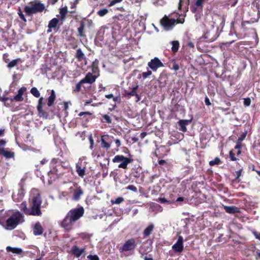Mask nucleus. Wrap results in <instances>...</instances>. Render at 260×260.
I'll return each mask as SVG.
<instances>
[{
	"label": "nucleus",
	"mask_w": 260,
	"mask_h": 260,
	"mask_svg": "<svg viewBox=\"0 0 260 260\" xmlns=\"http://www.w3.org/2000/svg\"><path fill=\"white\" fill-rule=\"evenodd\" d=\"M85 249H80L77 245H74L72 248V253L77 257H79L84 252Z\"/></svg>",
	"instance_id": "412c9836"
},
{
	"label": "nucleus",
	"mask_w": 260,
	"mask_h": 260,
	"mask_svg": "<svg viewBox=\"0 0 260 260\" xmlns=\"http://www.w3.org/2000/svg\"><path fill=\"white\" fill-rule=\"evenodd\" d=\"M3 155L7 158H11L14 157V153L10 151H6L4 149Z\"/></svg>",
	"instance_id": "c9c22d12"
},
{
	"label": "nucleus",
	"mask_w": 260,
	"mask_h": 260,
	"mask_svg": "<svg viewBox=\"0 0 260 260\" xmlns=\"http://www.w3.org/2000/svg\"><path fill=\"white\" fill-rule=\"evenodd\" d=\"M84 213V209L82 206L70 210L60 222V226L63 228L66 232L70 231L73 229L74 223L83 216Z\"/></svg>",
	"instance_id": "f03ea898"
},
{
	"label": "nucleus",
	"mask_w": 260,
	"mask_h": 260,
	"mask_svg": "<svg viewBox=\"0 0 260 260\" xmlns=\"http://www.w3.org/2000/svg\"><path fill=\"white\" fill-rule=\"evenodd\" d=\"M188 120H180L178 121V124L180 126L179 129L183 132L187 131L186 125L188 124Z\"/></svg>",
	"instance_id": "393cba45"
},
{
	"label": "nucleus",
	"mask_w": 260,
	"mask_h": 260,
	"mask_svg": "<svg viewBox=\"0 0 260 260\" xmlns=\"http://www.w3.org/2000/svg\"><path fill=\"white\" fill-rule=\"evenodd\" d=\"M171 44H172V51L175 53H176L179 49L180 44L178 41H173L171 42Z\"/></svg>",
	"instance_id": "c85d7f7f"
},
{
	"label": "nucleus",
	"mask_w": 260,
	"mask_h": 260,
	"mask_svg": "<svg viewBox=\"0 0 260 260\" xmlns=\"http://www.w3.org/2000/svg\"><path fill=\"white\" fill-rule=\"evenodd\" d=\"M223 208L226 213L230 214H234L240 212L239 209L234 206H229L223 205Z\"/></svg>",
	"instance_id": "aec40b11"
},
{
	"label": "nucleus",
	"mask_w": 260,
	"mask_h": 260,
	"mask_svg": "<svg viewBox=\"0 0 260 260\" xmlns=\"http://www.w3.org/2000/svg\"><path fill=\"white\" fill-rule=\"evenodd\" d=\"M229 156L231 160L236 161L237 160V158L235 157V154L233 152V150H231L229 152Z\"/></svg>",
	"instance_id": "c03bdc74"
},
{
	"label": "nucleus",
	"mask_w": 260,
	"mask_h": 260,
	"mask_svg": "<svg viewBox=\"0 0 260 260\" xmlns=\"http://www.w3.org/2000/svg\"><path fill=\"white\" fill-rule=\"evenodd\" d=\"M6 144V141L5 140H0V146H4Z\"/></svg>",
	"instance_id": "e2e57ef3"
},
{
	"label": "nucleus",
	"mask_w": 260,
	"mask_h": 260,
	"mask_svg": "<svg viewBox=\"0 0 260 260\" xmlns=\"http://www.w3.org/2000/svg\"><path fill=\"white\" fill-rule=\"evenodd\" d=\"M138 87H139V85H137L135 87H134L132 88V91H129V92H125L126 94L128 96H135L137 97V98L138 99L137 101H139L140 100L139 95L136 92V90H137Z\"/></svg>",
	"instance_id": "a878e982"
},
{
	"label": "nucleus",
	"mask_w": 260,
	"mask_h": 260,
	"mask_svg": "<svg viewBox=\"0 0 260 260\" xmlns=\"http://www.w3.org/2000/svg\"><path fill=\"white\" fill-rule=\"evenodd\" d=\"M111 138H113V137H110L108 135L102 136L101 137V147L106 149H109L112 143Z\"/></svg>",
	"instance_id": "f8f14e48"
},
{
	"label": "nucleus",
	"mask_w": 260,
	"mask_h": 260,
	"mask_svg": "<svg viewBox=\"0 0 260 260\" xmlns=\"http://www.w3.org/2000/svg\"><path fill=\"white\" fill-rule=\"evenodd\" d=\"M83 194V191L80 187H78L74 192L73 199L75 201L79 200L81 195Z\"/></svg>",
	"instance_id": "5701e85b"
},
{
	"label": "nucleus",
	"mask_w": 260,
	"mask_h": 260,
	"mask_svg": "<svg viewBox=\"0 0 260 260\" xmlns=\"http://www.w3.org/2000/svg\"><path fill=\"white\" fill-rule=\"evenodd\" d=\"M9 100H10L12 102H21L23 100V98L22 97V96L17 94L13 98L9 99Z\"/></svg>",
	"instance_id": "58836bf2"
},
{
	"label": "nucleus",
	"mask_w": 260,
	"mask_h": 260,
	"mask_svg": "<svg viewBox=\"0 0 260 260\" xmlns=\"http://www.w3.org/2000/svg\"><path fill=\"white\" fill-rule=\"evenodd\" d=\"M124 199L122 197H118L116 198L115 200H111V203L112 204H120L122 202H123Z\"/></svg>",
	"instance_id": "ea45409f"
},
{
	"label": "nucleus",
	"mask_w": 260,
	"mask_h": 260,
	"mask_svg": "<svg viewBox=\"0 0 260 260\" xmlns=\"http://www.w3.org/2000/svg\"><path fill=\"white\" fill-rule=\"evenodd\" d=\"M45 9L44 5L40 2L31 3L30 6H25L24 8V12L28 16H31L33 14L42 12Z\"/></svg>",
	"instance_id": "20e7f679"
},
{
	"label": "nucleus",
	"mask_w": 260,
	"mask_h": 260,
	"mask_svg": "<svg viewBox=\"0 0 260 260\" xmlns=\"http://www.w3.org/2000/svg\"><path fill=\"white\" fill-rule=\"evenodd\" d=\"M72 18H73L76 21H78L80 18V16L77 14H76L75 15H72Z\"/></svg>",
	"instance_id": "13d9d810"
},
{
	"label": "nucleus",
	"mask_w": 260,
	"mask_h": 260,
	"mask_svg": "<svg viewBox=\"0 0 260 260\" xmlns=\"http://www.w3.org/2000/svg\"><path fill=\"white\" fill-rule=\"evenodd\" d=\"M63 109L64 110L67 111L69 108V105H68V102H63Z\"/></svg>",
	"instance_id": "680f3d73"
},
{
	"label": "nucleus",
	"mask_w": 260,
	"mask_h": 260,
	"mask_svg": "<svg viewBox=\"0 0 260 260\" xmlns=\"http://www.w3.org/2000/svg\"><path fill=\"white\" fill-rule=\"evenodd\" d=\"M44 99L43 97H41L39 99L38 105L37 106V109L38 112V115L40 117H43L44 118L47 119L48 117V113L43 109V106L44 104Z\"/></svg>",
	"instance_id": "1a4fd4ad"
},
{
	"label": "nucleus",
	"mask_w": 260,
	"mask_h": 260,
	"mask_svg": "<svg viewBox=\"0 0 260 260\" xmlns=\"http://www.w3.org/2000/svg\"><path fill=\"white\" fill-rule=\"evenodd\" d=\"M102 117L104 120L103 122H106L109 124H110L112 123V120L109 115H108L107 114H105V115H103Z\"/></svg>",
	"instance_id": "79ce46f5"
},
{
	"label": "nucleus",
	"mask_w": 260,
	"mask_h": 260,
	"mask_svg": "<svg viewBox=\"0 0 260 260\" xmlns=\"http://www.w3.org/2000/svg\"><path fill=\"white\" fill-rule=\"evenodd\" d=\"M158 201H159L161 203H169L170 204L171 202L170 201L167 200L165 198H159L158 199Z\"/></svg>",
	"instance_id": "09e8293b"
},
{
	"label": "nucleus",
	"mask_w": 260,
	"mask_h": 260,
	"mask_svg": "<svg viewBox=\"0 0 260 260\" xmlns=\"http://www.w3.org/2000/svg\"><path fill=\"white\" fill-rule=\"evenodd\" d=\"M174 19H171L170 17L165 15L160 20V24L165 30H170L176 25Z\"/></svg>",
	"instance_id": "423d86ee"
},
{
	"label": "nucleus",
	"mask_w": 260,
	"mask_h": 260,
	"mask_svg": "<svg viewBox=\"0 0 260 260\" xmlns=\"http://www.w3.org/2000/svg\"><path fill=\"white\" fill-rule=\"evenodd\" d=\"M30 92L35 98H39L40 96V93L37 87H34L31 88Z\"/></svg>",
	"instance_id": "473e14b6"
},
{
	"label": "nucleus",
	"mask_w": 260,
	"mask_h": 260,
	"mask_svg": "<svg viewBox=\"0 0 260 260\" xmlns=\"http://www.w3.org/2000/svg\"><path fill=\"white\" fill-rule=\"evenodd\" d=\"M87 258L90 260H100L99 257L96 255L89 254L87 256Z\"/></svg>",
	"instance_id": "a18cd8bd"
},
{
	"label": "nucleus",
	"mask_w": 260,
	"mask_h": 260,
	"mask_svg": "<svg viewBox=\"0 0 260 260\" xmlns=\"http://www.w3.org/2000/svg\"><path fill=\"white\" fill-rule=\"evenodd\" d=\"M152 74V71L148 69L147 72H143L142 74H139L138 76V79H141V78H142L143 80H145L149 76L151 75Z\"/></svg>",
	"instance_id": "c756f323"
},
{
	"label": "nucleus",
	"mask_w": 260,
	"mask_h": 260,
	"mask_svg": "<svg viewBox=\"0 0 260 260\" xmlns=\"http://www.w3.org/2000/svg\"><path fill=\"white\" fill-rule=\"evenodd\" d=\"M127 189L132 190L134 192H137V188L134 186V185H129L127 186L126 188Z\"/></svg>",
	"instance_id": "de8ad7c7"
},
{
	"label": "nucleus",
	"mask_w": 260,
	"mask_h": 260,
	"mask_svg": "<svg viewBox=\"0 0 260 260\" xmlns=\"http://www.w3.org/2000/svg\"><path fill=\"white\" fill-rule=\"evenodd\" d=\"M24 215L19 211L13 213L6 221L4 226L8 230L14 229L19 223L24 221Z\"/></svg>",
	"instance_id": "7ed1b4c3"
},
{
	"label": "nucleus",
	"mask_w": 260,
	"mask_h": 260,
	"mask_svg": "<svg viewBox=\"0 0 260 260\" xmlns=\"http://www.w3.org/2000/svg\"><path fill=\"white\" fill-rule=\"evenodd\" d=\"M108 13V10L106 8H104L98 11L97 14L100 17H103Z\"/></svg>",
	"instance_id": "e433bc0d"
},
{
	"label": "nucleus",
	"mask_w": 260,
	"mask_h": 260,
	"mask_svg": "<svg viewBox=\"0 0 260 260\" xmlns=\"http://www.w3.org/2000/svg\"><path fill=\"white\" fill-rule=\"evenodd\" d=\"M20 60V59H19V58H17V59H14V60H12L8 64V65H7L8 68L11 69V68L14 67L15 66H16L17 64V63H18V62Z\"/></svg>",
	"instance_id": "72a5a7b5"
},
{
	"label": "nucleus",
	"mask_w": 260,
	"mask_h": 260,
	"mask_svg": "<svg viewBox=\"0 0 260 260\" xmlns=\"http://www.w3.org/2000/svg\"><path fill=\"white\" fill-rule=\"evenodd\" d=\"M250 22L249 21H244L242 22L241 26L242 28L243 29L244 31H246L247 30V28L246 27V24L249 23Z\"/></svg>",
	"instance_id": "3c124183"
},
{
	"label": "nucleus",
	"mask_w": 260,
	"mask_h": 260,
	"mask_svg": "<svg viewBox=\"0 0 260 260\" xmlns=\"http://www.w3.org/2000/svg\"><path fill=\"white\" fill-rule=\"evenodd\" d=\"M76 14H77V13L75 10H72L68 12V17H72V15H75Z\"/></svg>",
	"instance_id": "4d7b16f0"
},
{
	"label": "nucleus",
	"mask_w": 260,
	"mask_h": 260,
	"mask_svg": "<svg viewBox=\"0 0 260 260\" xmlns=\"http://www.w3.org/2000/svg\"><path fill=\"white\" fill-rule=\"evenodd\" d=\"M76 169L78 175L83 177L85 175V168H82L81 166L77 164L76 165Z\"/></svg>",
	"instance_id": "2f4dec72"
},
{
	"label": "nucleus",
	"mask_w": 260,
	"mask_h": 260,
	"mask_svg": "<svg viewBox=\"0 0 260 260\" xmlns=\"http://www.w3.org/2000/svg\"><path fill=\"white\" fill-rule=\"evenodd\" d=\"M115 142L117 145V147H119L121 145L120 141L119 139H116V140H115Z\"/></svg>",
	"instance_id": "338daca9"
},
{
	"label": "nucleus",
	"mask_w": 260,
	"mask_h": 260,
	"mask_svg": "<svg viewBox=\"0 0 260 260\" xmlns=\"http://www.w3.org/2000/svg\"><path fill=\"white\" fill-rule=\"evenodd\" d=\"M255 258L256 259H260V252L259 251H256L255 253Z\"/></svg>",
	"instance_id": "774afa93"
},
{
	"label": "nucleus",
	"mask_w": 260,
	"mask_h": 260,
	"mask_svg": "<svg viewBox=\"0 0 260 260\" xmlns=\"http://www.w3.org/2000/svg\"><path fill=\"white\" fill-rule=\"evenodd\" d=\"M56 99L55 92L54 90H51V94L47 99V105L51 107L54 103Z\"/></svg>",
	"instance_id": "4be33fe9"
},
{
	"label": "nucleus",
	"mask_w": 260,
	"mask_h": 260,
	"mask_svg": "<svg viewBox=\"0 0 260 260\" xmlns=\"http://www.w3.org/2000/svg\"><path fill=\"white\" fill-rule=\"evenodd\" d=\"M247 134V131H245L238 139L239 143H242V142L245 139Z\"/></svg>",
	"instance_id": "a19ab883"
},
{
	"label": "nucleus",
	"mask_w": 260,
	"mask_h": 260,
	"mask_svg": "<svg viewBox=\"0 0 260 260\" xmlns=\"http://www.w3.org/2000/svg\"><path fill=\"white\" fill-rule=\"evenodd\" d=\"M7 252H11L13 253L20 254L22 252V250L19 248L12 247L11 246H7L6 248Z\"/></svg>",
	"instance_id": "bb28decb"
},
{
	"label": "nucleus",
	"mask_w": 260,
	"mask_h": 260,
	"mask_svg": "<svg viewBox=\"0 0 260 260\" xmlns=\"http://www.w3.org/2000/svg\"><path fill=\"white\" fill-rule=\"evenodd\" d=\"M148 66L153 72H156L159 68L163 67L164 66L161 60L155 57L148 62Z\"/></svg>",
	"instance_id": "6e6552de"
},
{
	"label": "nucleus",
	"mask_w": 260,
	"mask_h": 260,
	"mask_svg": "<svg viewBox=\"0 0 260 260\" xmlns=\"http://www.w3.org/2000/svg\"><path fill=\"white\" fill-rule=\"evenodd\" d=\"M154 226L153 224H150L143 231L144 237L149 236L154 229Z\"/></svg>",
	"instance_id": "cd10ccee"
},
{
	"label": "nucleus",
	"mask_w": 260,
	"mask_h": 260,
	"mask_svg": "<svg viewBox=\"0 0 260 260\" xmlns=\"http://www.w3.org/2000/svg\"><path fill=\"white\" fill-rule=\"evenodd\" d=\"M251 100L249 98L244 99V104L246 106H249L250 105Z\"/></svg>",
	"instance_id": "864d4df0"
},
{
	"label": "nucleus",
	"mask_w": 260,
	"mask_h": 260,
	"mask_svg": "<svg viewBox=\"0 0 260 260\" xmlns=\"http://www.w3.org/2000/svg\"><path fill=\"white\" fill-rule=\"evenodd\" d=\"M60 18L59 20L61 22V24L64 21L66 17L68 16V11L67 6L61 8L59 9Z\"/></svg>",
	"instance_id": "a211bd4d"
},
{
	"label": "nucleus",
	"mask_w": 260,
	"mask_h": 260,
	"mask_svg": "<svg viewBox=\"0 0 260 260\" xmlns=\"http://www.w3.org/2000/svg\"><path fill=\"white\" fill-rule=\"evenodd\" d=\"M172 248L176 253H180L183 251V238L181 236L178 237L177 242L172 246Z\"/></svg>",
	"instance_id": "9d476101"
},
{
	"label": "nucleus",
	"mask_w": 260,
	"mask_h": 260,
	"mask_svg": "<svg viewBox=\"0 0 260 260\" xmlns=\"http://www.w3.org/2000/svg\"><path fill=\"white\" fill-rule=\"evenodd\" d=\"M259 170L256 169L254 167H253L252 170L255 171L257 173V174L260 176V167H259Z\"/></svg>",
	"instance_id": "0e129e2a"
},
{
	"label": "nucleus",
	"mask_w": 260,
	"mask_h": 260,
	"mask_svg": "<svg viewBox=\"0 0 260 260\" xmlns=\"http://www.w3.org/2000/svg\"><path fill=\"white\" fill-rule=\"evenodd\" d=\"M211 35V32L207 31L202 36L200 39H204L207 42H212L216 40V37L215 36H212Z\"/></svg>",
	"instance_id": "6ab92c4d"
},
{
	"label": "nucleus",
	"mask_w": 260,
	"mask_h": 260,
	"mask_svg": "<svg viewBox=\"0 0 260 260\" xmlns=\"http://www.w3.org/2000/svg\"><path fill=\"white\" fill-rule=\"evenodd\" d=\"M59 21H60L59 19H58L57 18H54L52 19L51 20H50L48 25V29L47 31V33L51 32L52 31V29H53L55 32H56L59 27L57 26Z\"/></svg>",
	"instance_id": "9b49d317"
},
{
	"label": "nucleus",
	"mask_w": 260,
	"mask_h": 260,
	"mask_svg": "<svg viewBox=\"0 0 260 260\" xmlns=\"http://www.w3.org/2000/svg\"><path fill=\"white\" fill-rule=\"evenodd\" d=\"M168 16L170 17L171 19H174L176 25L177 24H183L184 22L185 16L183 14H180L177 12H174L172 13Z\"/></svg>",
	"instance_id": "ddd939ff"
},
{
	"label": "nucleus",
	"mask_w": 260,
	"mask_h": 260,
	"mask_svg": "<svg viewBox=\"0 0 260 260\" xmlns=\"http://www.w3.org/2000/svg\"><path fill=\"white\" fill-rule=\"evenodd\" d=\"M122 0H112L110 2V3L109 4L110 6H112L114 5H115L116 3L121 2Z\"/></svg>",
	"instance_id": "6e6d98bb"
},
{
	"label": "nucleus",
	"mask_w": 260,
	"mask_h": 260,
	"mask_svg": "<svg viewBox=\"0 0 260 260\" xmlns=\"http://www.w3.org/2000/svg\"><path fill=\"white\" fill-rule=\"evenodd\" d=\"M241 144H242V143H238V141H237V142H236V145L235 146V149L240 150V149H241V147H242Z\"/></svg>",
	"instance_id": "052dcab7"
},
{
	"label": "nucleus",
	"mask_w": 260,
	"mask_h": 260,
	"mask_svg": "<svg viewBox=\"0 0 260 260\" xmlns=\"http://www.w3.org/2000/svg\"><path fill=\"white\" fill-rule=\"evenodd\" d=\"M92 114L89 112H80L78 115L80 117L83 116L82 119H83V122H88L90 118V116Z\"/></svg>",
	"instance_id": "b1692460"
},
{
	"label": "nucleus",
	"mask_w": 260,
	"mask_h": 260,
	"mask_svg": "<svg viewBox=\"0 0 260 260\" xmlns=\"http://www.w3.org/2000/svg\"><path fill=\"white\" fill-rule=\"evenodd\" d=\"M76 57L78 59L79 61H81L83 59L85 58V55L83 53L82 51L80 48H79L77 50L76 53Z\"/></svg>",
	"instance_id": "7c9ffc66"
},
{
	"label": "nucleus",
	"mask_w": 260,
	"mask_h": 260,
	"mask_svg": "<svg viewBox=\"0 0 260 260\" xmlns=\"http://www.w3.org/2000/svg\"><path fill=\"white\" fill-rule=\"evenodd\" d=\"M171 69L175 71H177L179 69V66L175 61H173L172 62V66L171 67Z\"/></svg>",
	"instance_id": "49530a36"
},
{
	"label": "nucleus",
	"mask_w": 260,
	"mask_h": 260,
	"mask_svg": "<svg viewBox=\"0 0 260 260\" xmlns=\"http://www.w3.org/2000/svg\"><path fill=\"white\" fill-rule=\"evenodd\" d=\"M83 84H84L82 80H81L75 86V88L73 90V92H79L81 89V86Z\"/></svg>",
	"instance_id": "f704fd0d"
},
{
	"label": "nucleus",
	"mask_w": 260,
	"mask_h": 260,
	"mask_svg": "<svg viewBox=\"0 0 260 260\" xmlns=\"http://www.w3.org/2000/svg\"><path fill=\"white\" fill-rule=\"evenodd\" d=\"M32 232L35 236H40L43 234L44 229L39 221L37 222L35 224L32 229Z\"/></svg>",
	"instance_id": "4468645a"
},
{
	"label": "nucleus",
	"mask_w": 260,
	"mask_h": 260,
	"mask_svg": "<svg viewBox=\"0 0 260 260\" xmlns=\"http://www.w3.org/2000/svg\"><path fill=\"white\" fill-rule=\"evenodd\" d=\"M26 90V88L24 87H21L18 90V94L22 96L24 92Z\"/></svg>",
	"instance_id": "603ef678"
},
{
	"label": "nucleus",
	"mask_w": 260,
	"mask_h": 260,
	"mask_svg": "<svg viewBox=\"0 0 260 260\" xmlns=\"http://www.w3.org/2000/svg\"><path fill=\"white\" fill-rule=\"evenodd\" d=\"M42 202V198L39 190L33 188L31 190L28 199L29 207H27V203L24 201L20 204V209L26 215L40 217L43 214L41 210Z\"/></svg>",
	"instance_id": "f257e3e1"
},
{
	"label": "nucleus",
	"mask_w": 260,
	"mask_h": 260,
	"mask_svg": "<svg viewBox=\"0 0 260 260\" xmlns=\"http://www.w3.org/2000/svg\"><path fill=\"white\" fill-rule=\"evenodd\" d=\"M205 0H197L196 5L198 7H202Z\"/></svg>",
	"instance_id": "5fc2aeb1"
},
{
	"label": "nucleus",
	"mask_w": 260,
	"mask_h": 260,
	"mask_svg": "<svg viewBox=\"0 0 260 260\" xmlns=\"http://www.w3.org/2000/svg\"><path fill=\"white\" fill-rule=\"evenodd\" d=\"M85 23L84 20H82L80 21L79 26L77 28V31L78 33V36L81 38H84L86 37L85 34Z\"/></svg>",
	"instance_id": "f3484780"
},
{
	"label": "nucleus",
	"mask_w": 260,
	"mask_h": 260,
	"mask_svg": "<svg viewBox=\"0 0 260 260\" xmlns=\"http://www.w3.org/2000/svg\"><path fill=\"white\" fill-rule=\"evenodd\" d=\"M220 159L219 157H216L213 160L209 161V165L211 166H213L215 165H218L220 164Z\"/></svg>",
	"instance_id": "4c0bfd02"
},
{
	"label": "nucleus",
	"mask_w": 260,
	"mask_h": 260,
	"mask_svg": "<svg viewBox=\"0 0 260 260\" xmlns=\"http://www.w3.org/2000/svg\"><path fill=\"white\" fill-rule=\"evenodd\" d=\"M19 185L20 186V189L19 190V192L17 194V197H16L15 193H13L12 195V198L15 202H19L20 200L23 199L24 196L23 183L22 181L19 183Z\"/></svg>",
	"instance_id": "dca6fc26"
},
{
	"label": "nucleus",
	"mask_w": 260,
	"mask_h": 260,
	"mask_svg": "<svg viewBox=\"0 0 260 260\" xmlns=\"http://www.w3.org/2000/svg\"><path fill=\"white\" fill-rule=\"evenodd\" d=\"M112 161L114 163L121 162L118 165V168L126 169L127 168L128 164L133 161V159L131 157H125L122 155H117L113 158Z\"/></svg>",
	"instance_id": "39448f33"
},
{
	"label": "nucleus",
	"mask_w": 260,
	"mask_h": 260,
	"mask_svg": "<svg viewBox=\"0 0 260 260\" xmlns=\"http://www.w3.org/2000/svg\"><path fill=\"white\" fill-rule=\"evenodd\" d=\"M57 1L58 0H48V3L51 5H54Z\"/></svg>",
	"instance_id": "69168bd1"
},
{
	"label": "nucleus",
	"mask_w": 260,
	"mask_h": 260,
	"mask_svg": "<svg viewBox=\"0 0 260 260\" xmlns=\"http://www.w3.org/2000/svg\"><path fill=\"white\" fill-rule=\"evenodd\" d=\"M97 77L96 76L93 75L92 73H88L82 80L84 83L92 84L95 81Z\"/></svg>",
	"instance_id": "2eb2a0df"
},
{
	"label": "nucleus",
	"mask_w": 260,
	"mask_h": 260,
	"mask_svg": "<svg viewBox=\"0 0 260 260\" xmlns=\"http://www.w3.org/2000/svg\"><path fill=\"white\" fill-rule=\"evenodd\" d=\"M137 244L134 238H131L126 240L122 246L120 247V251H128L134 250L136 247Z\"/></svg>",
	"instance_id": "0eeeda50"
},
{
	"label": "nucleus",
	"mask_w": 260,
	"mask_h": 260,
	"mask_svg": "<svg viewBox=\"0 0 260 260\" xmlns=\"http://www.w3.org/2000/svg\"><path fill=\"white\" fill-rule=\"evenodd\" d=\"M18 15L19 16L20 18L23 20L24 21V22H26V19L24 16V15H23L21 9L19 8V10H18Z\"/></svg>",
	"instance_id": "37998d69"
},
{
	"label": "nucleus",
	"mask_w": 260,
	"mask_h": 260,
	"mask_svg": "<svg viewBox=\"0 0 260 260\" xmlns=\"http://www.w3.org/2000/svg\"><path fill=\"white\" fill-rule=\"evenodd\" d=\"M205 103L207 106H210L211 105L209 99L207 96L205 98Z\"/></svg>",
	"instance_id": "bf43d9fd"
},
{
	"label": "nucleus",
	"mask_w": 260,
	"mask_h": 260,
	"mask_svg": "<svg viewBox=\"0 0 260 260\" xmlns=\"http://www.w3.org/2000/svg\"><path fill=\"white\" fill-rule=\"evenodd\" d=\"M242 170V169H241L235 172V180H237L241 176Z\"/></svg>",
	"instance_id": "8fccbe9b"
}]
</instances>
